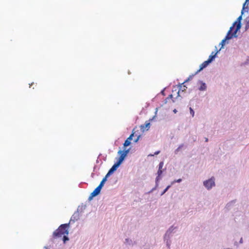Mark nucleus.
Listing matches in <instances>:
<instances>
[{
  "instance_id": "obj_4",
  "label": "nucleus",
  "mask_w": 249,
  "mask_h": 249,
  "mask_svg": "<svg viewBox=\"0 0 249 249\" xmlns=\"http://www.w3.org/2000/svg\"><path fill=\"white\" fill-rule=\"evenodd\" d=\"M128 152V150L126 151H121L120 150L118 151V153L120 155V157L118 160L117 162H119L120 164L123 162L126 155Z\"/></svg>"
},
{
  "instance_id": "obj_14",
  "label": "nucleus",
  "mask_w": 249,
  "mask_h": 249,
  "mask_svg": "<svg viewBox=\"0 0 249 249\" xmlns=\"http://www.w3.org/2000/svg\"><path fill=\"white\" fill-rule=\"evenodd\" d=\"M190 111L191 114L192 115L193 117H194L195 112L193 109L192 108V107H190Z\"/></svg>"
},
{
  "instance_id": "obj_24",
  "label": "nucleus",
  "mask_w": 249,
  "mask_h": 249,
  "mask_svg": "<svg viewBox=\"0 0 249 249\" xmlns=\"http://www.w3.org/2000/svg\"><path fill=\"white\" fill-rule=\"evenodd\" d=\"M208 138H206L205 141L207 142H208Z\"/></svg>"
},
{
  "instance_id": "obj_19",
  "label": "nucleus",
  "mask_w": 249,
  "mask_h": 249,
  "mask_svg": "<svg viewBox=\"0 0 249 249\" xmlns=\"http://www.w3.org/2000/svg\"><path fill=\"white\" fill-rule=\"evenodd\" d=\"M241 18H242L241 16H240V17H239L238 18L237 20H239V23H238V24H239V23H240V20H241Z\"/></svg>"
},
{
  "instance_id": "obj_22",
  "label": "nucleus",
  "mask_w": 249,
  "mask_h": 249,
  "mask_svg": "<svg viewBox=\"0 0 249 249\" xmlns=\"http://www.w3.org/2000/svg\"><path fill=\"white\" fill-rule=\"evenodd\" d=\"M182 146V145H180L179 146L178 148L176 150V151H178L181 147Z\"/></svg>"
},
{
  "instance_id": "obj_8",
  "label": "nucleus",
  "mask_w": 249,
  "mask_h": 249,
  "mask_svg": "<svg viewBox=\"0 0 249 249\" xmlns=\"http://www.w3.org/2000/svg\"><path fill=\"white\" fill-rule=\"evenodd\" d=\"M175 98L173 97V94H171L169 95L165 99V104L167 103H174L175 102Z\"/></svg>"
},
{
  "instance_id": "obj_1",
  "label": "nucleus",
  "mask_w": 249,
  "mask_h": 249,
  "mask_svg": "<svg viewBox=\"0 0 249 249\" xmlns=\"http://www.w3.org/2000/svg\"><path fill=\"white\" fill-rule=\"evenodd\" d=\"M69 227V223L64 224L61 225L57 229H56L53 234L54 238H59L63 237L64 243L69 240L67 235L69 233L68 229Z\"/></svg>"
},
{
  "instance_id": "obj_13",
  "label": "nucleus",
  "mask_w": 249,
  "mask_h": 249,
  "mask_svg": "<svg viewBox=\"0 0 249 249\" xmlns=\"http://www.w3.org/2000/svg\"><path fill=\"white\" fill-rule=\"evenodd\" d=\"M150 125V123H147L145 124L144 125H141L142 129H143L144 128H149Z\"/></svg>"
},
{
  "instance_id": "obj_16",
  "label": "nucleus",
  "mask_w": 249,
  "mask_h": 249,
  "mask_svg": "<svg viewBox=\"0 0 249 249\" xmlns=\"http://www.w3.org/2000/svg\"><path fill=\"white\" fill-rule=\"evenodd\" d=\"M104 184V182L101 181L100 184L99 185L98 187L102 189V187L103 186Z\"/></svg>"
},
{
  "instance_id": "obj_15",
  "label": "nucleus",
  "mask_w": 249,
  "mask_h": 249,
  "mask_svg": "<svg viewBox=\"0 0 249 249\" xmlns=\"http://www.w3.org/2000/svg\"><path fill=\"white\" fill-rule=\"evenodd\" d=\"M133 135L134 133L131 134L126 140H128L129 141H130L132 139Z\"/></svg>"
},
{
  "instance_id": "obj_23",
  "label": "nucleus",
  "mask_w": 249,
  "mask_h": 249,
  "mask_svg": "<svg viewBox=\"0 0 249 249\" xmlns=\"http://www.w3.org/2000/svg\"><path fill=\"white\" fill-rule=\"evenodd\" d=\"M159 153H160V151H159L156 152L155 153V154L157 155V154H158Z\"/></svg>"
},
{
  "instance_id": "obj_9",
  "label": "nucleus",
  "mask_w": 249,
  "mask_h": 249,
  "mask_svg": "<svg viewBox=\"0 0 249 249\" xmlns=\"http://www.w3.org/2000/svg\"><path fill=\"white\" fill-rule=\"evenodd\" d=\"M210 63V62L207 60L206 61H205L204 62H203L200 65L199 69L197 71V72L201 71L203 69L206 68L209 64Z\"/></svg>"
},
{
  "instance_id": "obj_21",
  "label": "nucleus",
  "mask_w": 249,
  "mask_h": 249,
  "mask_svg": "<svg viewBox=\"0 0 249 249\" xmlns=\"http://www.w3.org/2000/svg\"><path fill=\"white\" fill-rule=\"evenodd\" d=\"M178 96H179V91H178V92H177V96H176V98H177Z\"/></svg>"
},
{
  "instance_id": "obj_25",
  "label": "nucleus",
  "mask_w": 249,
  "mask_h": 249,
  "mask_svg": "<svg viewBox=\"0 0 249 249\" xmlns=\"http://www.w3.org/2000/svg\"><path fill=\"white\" fill-rule=\"evenodd\" d=\"M174 112L175 113H176V112H177L176 109H174Z\"/></svg>"
},
{
  "instance_id": "obj_10",
  "label": "nucleus",
  "mask_w": 249,
  "mask_h": 249,
  "mask_svg": "<svg viewBox=\"0 0 249 249\" xmlns=\"http://www.w3.org/2000/svg\"><path fill=\"white\" fill-rule=\"evenodd\" d=\"M221 50V49H220V50L219 51H217L216 52H213L211 55L209 56V58L208 59V60L211 63L214 59V58L215 57L217 53H218V52Z\"/></svg>"
},
{
  "instance_id": "obj_20",
  "label": "nucleus",
  "mask_w": 249,
  "mask_h": 249,
  "mask_svg": "<svg viewBox=\"0 0 249 249\" xmlns=\"http://www.w3.org/2000/svg\"><path fill=\"white\" fill-rule=\"evenodd\" d=\"M107 178V177H106V176L105 177L102 179V181L105 182L106 181Z\"/></svg>"
},
{
  "instance_id": "obj_3",
  "label": "nucleus",
  "mask_w": 249,
  "mask_h": 249,
  "mask_svg": "<svg viewBox=\"0 0 249 249\" xmlns=\"http://www.w3.org/2000/svg\"><path fill=\"white\" fill-rule=\"evenodd\" d=\"M203 184L208 190L211 189L215 185L214 178L212 177L210 179L204 181Z\"/></svg>"
},
{
  "instance_id": "obj_2",
  "label": "nucleus",
  "mask_w": 249,
  "mask_h": 249,
  "mask_svg": "<svg viewBox=\"0 0 249 249\" xmlns=\"http://www.w3.org/2000/svg\"><path fill=\"white\" fill-rule=\"evenodd\" d=\"M241 24L240 23L236 24V22H235L233 25L230 27L225 38L222 40L220 44L221 45V49L225 45V41L227 40L231 39L233 36H235V35L237 31L240 29Z\"/></svg>"
},
{
  "instance_id": "obj_12",
  "label": "nucleus",
  "mask_w": 249,
  "mask_h": 249,
  "mask_svg": "<svg viewBox=\"0 0 249 249\" xmlns=\"http://www.w3.org/2000/svg\"><path fill=\"white\" fill-rule=\"evenodd\" d=\"M130 141H129L128 140H126L124 143V146H127L130 144Z\"/></svg>"
},
{
  "instance_id": "obj_26",
  "label": "nucleus",
  "mask_w": 249,
  "mask_h": 249,
  "mask_svg": "<svg viewBox=\"0 0 249 249\" xmlns=\"http://www.w3.org/2000/svg\"><path fill=\"white\" fill-rule=\"evenodd\" d=\"M138 139H139V138H138V139L135 141L136 142H137V141L138 140Z\"/></svg>"
},
{
  "instance_id": "obj_11",
  "label": "nucleus",
  "mask_w": 249,
  "mask_h": 249,
  "mask_svg": "<svg viewBox=\"0 0 249 249\" xmlns=\"http://www.w3.org/2000/svg\"><path fill=\"white\" fill-rule=\"evenodd\" d=\"M206 89V86L205 83H202L201 86L199 88V90H204Z\"/></svg>"
},
{
  "instance_id": "obj_7",
  "label": "nucleus",
  "mask_w": 249,
  "mask_h": 249,
  "mask_svg": "<svg viewBox=\"0 0 249 249\" xmlns=\"http://www.w3.org/2000/svg\"><path fill=\"white\" fill-rule=\"evenodd\" d=\"M101 190V188H100L98 186L97 187H96L94 189V190L91 193L89 198H91L98 195L100 193Z\"/></svg>"
},
{
  "instance_id": "obj_5",
  "label": "nucleus",
  "mask_w": 249,
  "mask_h": 249,
  "mask_svg": "<svg viewBox=\"0 0 249 249\" xmlns=\"http://www.w3.org/2000/svg\"><path fill=\"white\" fill-rule=\"evenodd\" d=\"M120 164H121L118 162L115 163L108 171V173L106 175V177H108L111 174H112L115 171H116L117 168L119 167V166Z\"/></svg>"
},
{
  "instance_id": "obj_6",
  "label": "nucleus",
  "mask_w": 249,
  "mask_h": 249,
  "mask_svg": "<svg viewBox=\"0 0 249 249\" xmlns=\"http://www.w3.org/2000/svg\"><path fill=\"white\" fill-rule=\"evenodd\" d=\"M163 164H164L163 162V161H161L159 165V170H158V173H157L158 176V177L156 178V180H159V178L160 176L162 173V167L163 166Z\"/></svg>"
},
{
  "instance_id": "obj_17",
  "label": "nucleus",
  "mask_w": 249,
  "mask_h": 249,
  "mask_svg": "<svg viewBox=\"0 0 249 249\" xmlns=\"http://www.w3.org/2000/svg\"><path fill=\"white\" fill-rule=\"evenodd\" d=\"M170 187V186L169 185L164 190V191L163 192V193H162V195H163V194H164L168 189Z\"/></svg>"
},
{
  "instance_id": "obj_18",
  "label": "nucleus",
  "mask_w": 249,
  "mask_h": 249,
  "mask_svg": "<svg viewBox=\"0 0 249 249\" xmlns=\"http://www.w3.org/2000/svg\"><path fill=\"white\" fill-rule=\"evenodd\" d=\"M181 180H182V179L180 178V179H178L177 180H175L173 182L174 183V182H180L181 181Z\"/></svg>"
}]
</instances>
